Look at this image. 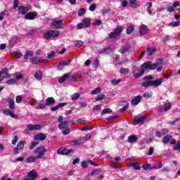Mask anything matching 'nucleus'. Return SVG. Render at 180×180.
<instances>
[{
    "instance_id": "f257e3e1",
    "label": "nucleus",
    "mask_w": 180,
    "mask_h": 180,
    "mask_svg": "<svg viewBox=\"0 0 180 180\" xmlns=\"http://www.w3.org/2000/svg\"><path fill=\"white\" fill-rule=\"evenodd\" d=\"M154 79V77L151 75L146 76L143 77L144 82L142 83V86L144 88H148L149 86H160L162 82H164V79L160 78L156 80Z\"/></svg>"
},
{
    "instance_id": "f03ea898",
    "label": "nucleus",
    "mask_w": 180,
    "mask_h": 180,
    "mask_svg": "<svg viewBox=\"0 0 180 180\" xmlns=\"http://www.w3.org/2000/svg\"><path fill=\"white\" fill-rule=\"evenodd\" d=\"M141 66L144 71H146V70H155V68H157V71H161L162 69V59H158L155 64L148 61Z\"/></svg>"
},
{
    "instance_id": "7ed1b4c3",
    "label": "nucleus",
    "mask_w": 180,
    "mask_h": 180,
    "mask_svg": "<svg viewBox=\"0 0 180 180\" xmlns=\"http://www.w3.org/2000/svg\"><path fill=\"white\" fill-rule=\"evenodd\" d=\"M58 129L60 130H62V133L63 136H67V134H70V128L68 127V122L67 121L61 122L58 124Z\"/></svg>"
},
{
    "instance_id": "20e7f679",
    "label": "nucleus",
    "mask_w": 180,
    "mask_h": 180,
    "mask_svg": "<svg viewBox=\"0 0 180 180\" xmlns=\"http://www.w3.org/2000/svg\"><path fill=\"white\" fill-rule=\"evenodd\" d=\"M47 152V149H46V147L44 146H41L39 148H37L34 150V154H37V158L38 159H41L43 157L46 155V153Z\"/></svg>"
},
{
    "instance_id": "39448f33",
    "label": "nucleus",
    "mask_w": 180,
    "mask_h": 180,
    "mask_svg": "<svg viewBox=\"0 0 180 180\" xmlns=\"http://www.w3.org/2000/svg\"><path fill=\"white\" fill-rule=\"evenodd\" d=\"M122 32H123V27H117L113 32L110 33L108 37L109 39H116V37H119L122 34Z\"/></svg>"
},
{
    "instance_id": "423d86ee",
    "label": "nucleus",
    "mask_w": 180,
    "mask_h": 180,
    "mask_svg": "<svg viewBox=\"0 0 180 180\" xmlns=\"http://www.w3.org/2000/svg\"><path fill=\"white\" fill-rule=\"evenodd\" d=\"M144 72H145V70L143 68V66H141V69L134 68L132 71L134 78H135V79L140 78V77H141V75H143Z\"/></svg>"
},
{
    "instance_id": "0eeeda50",
    "label": "nucleus",
    "mask_w": 180,
    "mask_h": 180,
    "mask_svg": "<svg viewBox=\"0 0 180 180\" xmlns=\"http://www.w3.org/2000/svg\"><path fill=\"white\" fill-rule=\"evenodd\" d=\"M64 26V20H59L57 21H53L51 25V27L53 29H61Z\"/></svg>"
},
{
    "instance_id": "6e6552de",
    "label": "nucleus",
    "mask_w": 180,
    "mask_h": 180,
    "mask_svg": "<svg viewBox=\"0 0 180 180\" xmlns=\"http://www.w3.org/2000/svg\"><path fill=\"white\" fill-rule=\"evenodd\" d=\"M4 78H11V76L9 73H8V69H2L0 71V82L4 79Z\"/></svg>"
},
{
    "instance_id": "1a4fd4ad",
    "label": "nucleus",
    "mask_w": 180,
    "mask_h": 180,
    "mask_svg": "<svg viewBox=\"0 0 180 180\" xmlns=\"http://www.w3.org/2000/svg\"><path fill=\"white\" fill-rule=\"evenodd\" d=\"M58 154H61L62 155H68V154H74V150H67L64 148H60L58 150Z\"/></svg>"
},
{
    "instance_id": "9d476101",
    "label": "nucleus",
    "mask_w": 180,
    "mask_h": 180,
    "mask_svg": "<svg viewBox=\"0 0 180 180\" xmlns=\"http://www.w3.org/2000/svg\"><path fill=\"white\" fill-rule=\"evenodd\" d=\"M27 129L29 130V131H33L34 130H40V129H41V125L39 124H29L27 126Z\"/></svg>"
},
{
    "instance_id": "9b49d317",
    "label": "nucleus",
    "mask_w": 180,
    "mask_h": 180,
    "mask_svg": "<svg viewBox=\"0 0 180 180\" xmlns=\"http://www.w3.org/2000/svg\"><path fill=\"white\" fill-rule=\"evenodd\" d=\"M37 173L34 169L31 170L30 172L27 174V176L29 179H26L25 180H35L37 179Z\"/></svg>"
},
{
    "instance_id": "f8f14e48",
    "label": "nucleus",
    "mask_w": 180,
    "mask_h": 180,
    "mask_svg": "<svg viewBox=\"0 0 180 180\" xmlns=\"http://www.w3.org/2000/svg\"><path fill=\"white\" fill-rule=\"evenodd\" d=\"M148 32V27L146 25H142L139 26V34L141 36H144L145 34H147Z\"/></svg>"
},
{
    "instance_id": "ddd939ff",
    "label": "nucleus",
    "mask_w": 180,
    "mask_h": 180,
    "mask_svg": "<svg viewBox=\"0 0 180 180\" xmlns=\"http://www.w3.org/2000/svg\"><path fill=\"white\" fill-rule=\"evenodd\" d=\"M36 16H37V13L30 12L25 15V18L27 19V20H34V19L36 18Z\"/></svg>"
},
{
    "instance_id": "4468645a",
    "label": "nucleus",
    "mask_w": 180,
    "mask_h": 180,
    "mask_svg": "<svg viewBox=\"0 0 180 180\" xmlns=\"http://www.w3.org/2000/svg\"><path fill=\"white\" fill-rule=\"evenodd\" d=\"M2 112L5 116H11L13 119H18V115H15L11 110H2Z\"/></svg>"
},
{
    "instance_id": "2eb2a0df",
    "label": "nucleus",
    "mask_w": 180,
    "mask_h": 180,
    "mask_svg": "<svg viewBox=\"0 0 180 180\" xmlns=\"http://www.w3.org/2000/svg\"><path fill=\"white\" fill-rule=\"evenodd\" d=\"M29 11H30V7L23 6L18 7V13H20V15H25V13L29 12Z\"/></svg>"
},
{
    "instance_id": "dca6fc26",
    "label": "nucleus",
    "mask_w": 180,
    "mask_h": 180,
    "mask_svg": "<svg viewBox=\"0 0 180 180\" xmlns=\"http://www.w3.org/2000/svg\"><path fill=\"white\" fill-rule=\"evenodd\" d=\"M78 77H81V73L75 74L72 76L71 75H70L69 81H70L71 82H77V81H78Z\"/></svg>"
},
{
    "instance_id": "f3484780",
    "label": "nucleus",
    "mask_w": 180,
    "mask_h": 180,
    "mask_svg": "<svg viewBox=\"0 0 180 180\" xmlns=\"http://www.w3.org/2000/svg\"><path fill=\"white\" fill-rule=\"evenodd\" d=\"M130 50V45L129 44H125L122 49L118 50L121 54H124V53H127Z\"/></svg>"
},
{
    "instance_id": "a211bd4d",
    "label": "nucleus",
    "mask_w": 180,
    "mask_h": 180,
    "mask_svg": "<svg viewBox=\"0 0 180 180\" xmlns=\"http://www.w3.org/2000/svg\"><path fill=\"white\" fill-rule=\"evenodd\" d=\"M46 136L44 134H37L34 136V140H41V141H44L46 139Z\"/></svg>"
},
{
    "instance_id": "6ab92c4d",
    "label": "nucleus",
    "mask_w": 180,
    "mask_h": 180,
    "mask_svg": "<svg viewBox=\"0 0 180 180\" xmlns=\"http://www.w3.org/2000/svg\"><path fill=\"white\" fill-rule=\"evenodd\" d=\"M141 102V96L134 97L131 101V105H139Z\"/></svg>"
},
{
    "instance_id": "aec40b11",
    "label": "nucleus",
    "mask_w": 180,
    "mask_h": 180,
    "mask_svg": "<svg viewBox=\"0 0 180 180\" xmlns=\"http://www.w3.org/2000/svg\"><path fill=\"white\" fill-rule=\"evenodd\" d=\"M65 105H67V103H60L58 105L51 108V110L52 112H56V110H58L60 108H63V106H65Z\"/></svg>"
},
{
    "instance_id": "412c9836",
    "label": "nucleus",
    "mask_w": 180,
    "mask_h": 180,
    "mask_svg": "<svg viewBox=\"0 0 180 180\" xmlns=\"http://www.w3.org/2000/svg\"><path fill=\"white\" fill-rule=\"evenodd\" d=\"M53 103H56V100H54V98L49 97L46 98V105L47 106H51V105H53Z\"/></svg>"
},
{
    "instance_id": "4be33fe9",
    "label": "nucleus",
    "mask_w": 180,
    "mask_h": 180,
    "mask_svg": "<svg viewBox=\"0 0 180 180\" xmlns=\"http://www.w3.org/2000/svg\"><path fill=\"white\" fill-rule=\"evenodd\" d=\"M8 108L11 109V110H15V100L14 99H10L8 101Z\"/></svg>"
},
{
    "instance_id": "5701e85b",
    "label": "nucleus",
    "mask_w": 180,
    "mask_h": 180,
    "mask_svg": "<svg viewBox=\"0 0 180 180\" xmlns=\"http://www.w3.org/2000/svg\"><path fill=\"white\" fill-rule=\"evenodd\" d=\"M137 140H139V137L136 135H130L128 137V141L130 143H136V141H137Z\"/></svg>"
},
{
    "instance_id": "b1692460",
    "label": "nucleus",
    "mask_w": 180,
    "mask_h": 180,
    "mask_svg": "<svg viewBox=\"0 0 180 180\" xmlns=\"http://www.w3.org/2000/svg\"><path fill=\"white\" fill-rule=\"evenodd\" d=\"M82 23L84 24L85 27H89V26H91V19L85 18L84 19H83Z\"/></svg>"
},
{
    "instance_id": "393cba45",
    "label": "nucleus",
    "mask_w": 180,
    "mask_h": 180,
    "mask_svg": "<svg viewBox=\"0 0 180 180\" xmlns=\"http://www.w3.org/2000/svg\"><path fill=\"white\" fill-rule=\"evenodd\" d=\"M129 167H133L134 169H135V171H139V170L141 169V167H140V164L138 162L130 163L129 165Z\"/></svg>"
},
{
    "instance_id": "a878e982",
    "label": "nucleus",
    "mask_w": 180,
    "mask_h": 180,
    "mask_svg": "<svg viewBox=\"0 0 180 180\" xmlns=\"http://www.w3.org/2000/svg\"><path fill=\"white\" fill-rule=\"evenodd\" d=\"M34 56V52L32 51H26L25 54L24 55L25 60H27L29 57H33Z\"/></svg>"
},
{
    "instance_id": "bb28decb",
    "label": "nucleus",
    "mask_w": 180,
    "mask_h": 180,
    "mask_svg": "<svg viewBox=\"0 0 180 180\" xmlns=\"http://www.w3.org/2000/svg\"><path fill=\"white\" fill-rule=\"evenodd\" d=\"M67 78H70V73L63 75V76L58 79V82L63 84Z\"/></svg>"
},
{
    "instance_id": "cd10ccee",
    "label": "nucleus",
    "mask_w": 180,
    "mask_h": 180,
    "mask_svg": "<svg viewBox=\"0 0 180 180\" xmlns=\"http://www.w3.org/2000/svg\"><path fill=\"white\" fill-rule=\"evenodd\" d=\"M155 51H157L154 48L148 47L146 49V54H147V56H153V53H155Z\"/></svg>"
},
{
    "instance_id": "c85d7f7f",
    "label": "nucleus",
    "mask_w": 180,
    "mask_h": 180,
    "mask_svg": "<svg viewBox=\"0 0 180 180\" xmlns=\"http://www.w3.org/2000/svg\"><path fill=\"white\" fill-rule=\"evenodd\" d=\"M144 120H146V117H135V123L136 124H139V123H143V122Z\"/></svg>"
},
{
    "instance_id": "c756f323",
    "label": "nucleus",
    "mask_w": 180,
    "mask_h": 180,
    "mask_svg": "<svg viewBox=\"0 0 180 180\" xmlns=\"http://www.w3.org/2000/svg\"><path fill=\"white\" fill-rule=\"evenodd\" d=\"M171 139H172L171 135H167L162 139V143H163V144H167V143H168Z\"/></svg>"
},
{
    "instance_id": "7c9ffc66",
    "label": "nucleus",
    "mask_w": 180,
    "mask_h": 180,
    "mask_svg": "<svg viewBox=\"0 0 180 180\" xmlns=\"http://www.w3.org/2000/svg\"><path fill=\"white\" fill-rule=\"evenodd\" d=\"M51 37H53L54 39H56L58 37V36L60 35V32L57 30H51Z\"/></svg>"
},
{
    "instance_id": "2f4dec72",
    "label": "nucleus",
    "mask_w": 180,
    "mask_h": 180,
    "mask_svg": "<svg viewBox=\"0 0 180 180\" xmlns=\"http://www.w3.org/2000/svg\"><path fill=\"white\" fill-rule=\"evenodd\" d=\"M43 77V75L41 74V72L38 71L34 74V77L36 78V79H37L38 81H41V78Z\"/></svg>"
},
{
    "instance_id": "473e14b6",
    "label": "nucleus",
    "mask_w": 180,
    "mask_h": 180,
    "mask_svg": "<svg viewBox=\"0 0 180 180\" xmlns=\"http://www.w3.org/2000/svg\"><path fill=\"white\" fill-rule=\"evenodd\" d=\"M30 63H32V64H38L39 63H40V58L38 59L37 57H32L30 59Z\"/></svg>"
},
{
    "instance_id": "72a5a7b5",
    "label": "nucleus",
    "mask_w": 180,
    "mask_h": 180,
    "mask_svg": "<svg viewBox=\"0 0 180 180\" xmlns=\"http://www.w3.org/2000/svg\"><path fill=\"white\" fill-rule=\"evenodd\" d=\"M12 56L15 58H20V57H22V53L19 51H14L12 53Z\"/></svg>"
},
{
    "instance_id": "f704fd0d",
    "label": "nucleus",
    "mask_w": 180,
    "mask_h": 180,
    "mask_svg": "<svg viewBox=\"0 0 180 180\" xmlns=\"http://www.w3.org/2000/svg\"><path fill=\"white\" fill-rule=\"evenodd\" d=\"M35 161H36V158L34 156H31L26 159L25 162L29 164L30 162H34Z\"/></svg>"
},
{
    "instance_id": "c9c22d12",
    "label": "nucleus",
    "mask_w": 180,
    "mask_h": 180,
    "mask_svg": "<svg viewBox=\"0 0 180 180\" xmlns=\"http://www.w3.org/2000/svg\"><path fill=\"white\" fill-rule=\"evenodd\" d=\"M112 110L110 108H105L101 112V115H110L112 113Z\"/></svg>"
},
{
    "instance_id": "e433bc0d",
    "label": "nucleus",
    "mask_w": 180,
    "mask_h": 180,
    "mask_svg": "<svg viewBox=\"0 0 180 180\" xmlns=\"http://www.w3.org/2000/svg\"><path fill=\"white\" fill-rule=\"evenodd\" d=\"M143 169H144V171H147V169H154V166H151V165H143L142 167Z\"/></svg>"
},
{
    "instance_id": "4c0bfd02",
    "label": "nucleus",
    "mask_w": 180,
    "mask_h": 180,
    "mask_svg": "<svg viewBox=\"0 0 180 180\" xmlns=\"http://www.w3.org/2000/svg\"><path fill=\"white\" fill-rule=\"evenodd\" d=\"M44 39H46V40H49V39H51V31H48L47 32H45L44 34Z\"/></svg>"
},
{
    "instance_id": "58836bf2",
    "label": "nucleus",
    "mask_w": 180,
    "mask_h": 180,
    "mask_svg": "<svg viewBox=\"0 0 180 180\" xmlns=\"http://www.w3.org/2000/svg\"><path fill=\"white\" fill-rule=\"evenodd\" d=\"M160 168H162V162H157L156 165L153 166L154 169H160Z\"/></svg>"
},
{
    "instance_id": "ea45409f",
    "label": "nucleus",
    "mask_w": 180,
    "mask_h": 180,
    "mask_svg": "<svg viewBox=\"0 0 180 180\" xmlns=\"http://www.w3.org/2000/svg\"><path fill=\"white\" fill-rule=\"evenodd\" d=\"M137 0H130L129 1V4H131V5H132V8L133 9H136V8H137L139 6V5H137Z\"/></svg>"
},
{
    "instance_id": "a19ab883",
    "label": "nucleus",
    "mask_w": 180,
    "mask_h": 180,
    "mask_svg": "<svg viewBox=\"0 0 180 180\" xmlns=\"http://www.w3.org/2000/svg\"><path fill=\"white\" fill-rule=\"evenodd\" d=\"M86 13V10H85V8H82L78 11V15L84 16V15H85Z\"/></svg>"
},
{
    "instance_id": "79ce46f5",
    "label": "nucleus",
    "mask_w": 180,
    "mask_h": 180,
    "mask_svg": "<svg viewBox=\"0 0 180 180\" xmlns=\"http://www.w3.org/2000/svg\"><path fill=\"white\" fill-rule=\"evenodd\" d=\"M6 84H7V85H13L16 84V79H11L9 80H7L6 82Z\"/></svg>"
},
{
    "instance_id": "37998d69",
    "label": "nucleus",
    "mask_w": 180,
    "mask_h": 180,
    "mask_svg": "<svg viewBox=\"0 0 180 180\" xmlns=\"http://www.w3.org/2000/svg\"><path fill=\"white\" fill-rule=\"evenodd\" d=\"M101 87H97L91 91V95H96L98 94H101Z\"/></svg>"
},
{
    "instance_id": "c03bdc74",
    "label": "nucleus",
    "mask_w": 180,
    "mask_h": 180,
    "mask_svg": "<svg viewBox=\"0 0 180 180\" xmlns=\"http://www.w3.org/2000/svg\"><path fill=\"white\" fill-rule=\"evenodd\" d=\"M132 32H134V26H129L127 28V34H131Z\"/></svg>"
},
{
    "instance_id": "a18cd8bd",
    "label": "nucleus",
    "mask_w": 180,
    "mask_h": 180,
    "mask_svg": "<svg viewBox=\"0 0 180 180\" xmlns=\"http://www.w3.org/2000/svg\"><path fill=\"white\" fill-rule=\"evenodd\" d=\"M23 147H25V141H20L17 145V148H18L19 150H22Z\"/></svg>"
},
{
    "instance_id": "49530a36",
    "label": "nucleus",
    "mask_w": 180,
    "mask_h": 180,
    "mask_svg": "<svg viewBox=\"0 0 180 180\" xmlns=\"http://www.w3.org/2000/svg\"><path fill=\"white\" fill-rule=\"evenodd\" d=\"M172 105H171L170 103H167L165 105V108H164V111L165 112H168V110H169V109H171V107Z\"/></svg>"
},
{
    "instance_id": "de8ad7c7",
    "label": "nucleus",
    "mask_w": 180,
    "mask_h": 180,
    "mask_svg": "<svg viewBox=\"0 0 180 180\" xmlns=\"http://www.w3.org/2000/svg\"><path fill=\"white\" fill-rule=\"evenodd\" d=\"M129 68H122L120 69V74H122V75H126V74H129Z\"/></svg>"
},
{
    "instance_id": "09e8293b",
    "label": "nucleus",
    "mask_w": 180,
    "mask_h": 180,
    "mask_svg": "<svg viewBox=\"0 0 180 180\" xmlns=\"http://www.w3.org/2000/svg\"><path fill=\"white\" fill-rule=\"evenodd\" d=\"M82 144V141L76 140L72 142V146H81Z\"/></svg>"
},
{
    "instance_id": "8fccbe9b",
    "label": "nucleus",
    "mask_w": 180,
    "mask_h": 180,
    "mask_svg": "<svg viewBox=\"0 0 180 180\" xmlns=\"http://www.w3.org/2000/svg\"><path fill=\"white\" fill-rule=\"evenodd\" d=\"M8 16V12L6 11H2L0 13V21L4 20V17Z\"/></svg>"
},
{
    "instance_id": "3c124183",
    "label": "nucleus",
    "mask_w": 180,
    "mask_h": 180,
    "mask_svg": "<svg viewBox=\"0 0 180 180\" xmlns=\"http://www.w3.org/2000/svg\"><path fill=\"white\" fill-rule=\"evenodd\" d=\"M78 98H79V94H78V93H75L71 96L72 101H77V99H78Z\"/></svg>"
},
{
    "instance_id": "603ef678",
    "label": "nucleus",
    "mask_w": 180,
    "mask_h": 180,
    "mask_svg": "<svg viewBox=\"0 0 180 180\" xmlns=\"http://www.w3.org/2000/svg\"><path fill=\"white\" fill-rule=\"evenodd\" d=\"M120 82H122L120 79H114L111 81L112 85H114V86L117 85V84H120Z\"/></svg>"
},
{
    "instance_id": "864d4df0",
    "label": "nucleus",
    "mask_w": 180,
    "mask_h": 180,
    "mask_svg": "<svg viewBox=\"0 0 180 180\" xmlns=\"http://www.w3.org/2000/svg\"><path fill=\"white\" fill-rule=\"evenodd\" d=\"M174 150L179 151L180 153V140L176 143V144L174 147Z\"/></svg>"
},
{
    "instance_id": "5fc2aeb1",
    "label": "nucleus",
    "mask_w": 180,
    "mask_h": 180,
    "mask_svg": "<svg viewBox=\"0 0 180 180\" xmlns=\"http://www.w3.org/2000/svg\"><path fill=\"white\" fill-rule=\"evenodd\" d=\"M93 67L94 68H97L98 67H99V60L96 59L93 63Z\"/></svg>"
},
{
    "instance_id": "6e6d98bb",
    "label": "nucleus",
    "mask_w": 180,
    "mask_h": 180,
    "mask_svg": "<svg viewBox=\"0 0 180 180\" xmlns=\"http://www.w3.org/2000/svg\"><path fill=\"white\" fill-rule=\"evenodd\" d=\"M102 99H105V94H100L96 98V101H102Z\"/></svg>"
},
{
    "instance_id": "4d7b16f0",
    "label": "nucleus",
    "mask_w": 180,
    "mask_h": 180,
    "mask_svg": "<svg viewBox=\"0 0 180 180\" xmlns=\"http://www.w3.org/2000/svg\"><path fill=\"white\" fill-rule=\"evenodd\" d=\"M55 54H56V52H54V51H52L48 53L47 57H48V58H53V57H54Z\"/></svg>"
},
{
    "instance_id": "13d9d810",
    "label": "nucleus",
    "mask_w": 180,
    "mask_h": 180,
    "mask_svg": "<svg viewBox=\"0 0 180 180\" xmlns=\"http://www.w3.org/2000/svg\"><path fill=\"white\" fill-rule=\"evenodd\" d=\"M89 11H91V12H94V11H95L96 9V4H91L89 8Z\"/></svg>"
},
{
    "instance_id": "bf43d9fd",
    "label": "nucleus",
    "mask_w": 180,
    "mask_h": 180,
    "mask_svg": "<svg viewBox=\"0 0 180 180\" xmlns=\"http://www.w3.org/2000/svg\"><path fill=\"white\" fill-rule=\"evenodd\" d=\"M129 109V104H127L125 106L122 107L120 110V113H123L125 110H127Z\"/></svg>"
},
{
    "instance_id": "052dcab7",
    "label": "nucleus",
    "mask_w": 180,
    "mask_h": 180,
    "mask_svg": "<svg viewBox=\"0 0 180 180\" xmlns=\"http://www.w3.org/2000/svg\"><path fill=\"white\" fill-rule=\"evenodd\" d=\"M171 26H172L173 27H176V26H180V22L179 21L172 22L171 23Z\"/></svg>"
},
{
    "instance_id": "680f3d73",
    "label": "nucleus",
    "mask_w": 180,
    "mask_h": 180,
    "mask_svg": "<svg viewBox=\"0 0 180 180\" xmlns=\"http://www.w3.org/2000/svg\"><path fill=\"white\" fill-rule=\"evenodd\" d=\"M22 96H17L15 98L16 103H20L22 102Z\"/></svg>"
},
{
    "instance_id": "e2e57ef3",
    "label": "nucleus",
    "mask_w": 180,
    "mask_h": 180,
    "mask_svg": "<svg viewBox=\"0 0 180 180\" xmlns=\"http://www.w3.org/2000/svg\"><path fill=\"white\" fill-rule=\"evenodd\" d=\"M37 144H39V143H37L36 141L32 142L30 146V150H33V148H34V147H36V146H37Z\"/></svg>"
},
{
    "instance_id": "0e129e2a",
    "label": "nucleus",
    "mask_w": 180,
    "mask_h": 180,
    "mask_svg": "<svg viewBox=\"0 0 180 180\" xmlns=\"http://www.w3.org/2000/svg\"><path fill=\"white\" fill-rule=\"evenodd\" d=\"M82 44H84V42L82 41H76L75 42L76 47H80L81 46H82Z\"/></svg>"
},
{
    "instance_id": "69168bd1",
    "label": "nucleus",
    "mask_w": 180,
    "mask_h": 180,
    "mask_svg": "<svg viewBox=\"0 0 180 180\" xmlns=\"http://www.w3.org/2000/svg\"><path fill=\"white\" fill-rule=\"evenodd\" d=\"M85 28H86V27H85L82 22L80 24H78L77 26V29L78 30L85 29Z\"/></svg>"
},
{
    "instance_id": "338daca9",
    "label": "nucleus",
    "mask_w": 180,
    "mask_h": 180,
    "mask_svg": "<svg viewBox=\"0 0 180 180\" xmlns=\"http://www.w3.org/2000/svg\"><path fill=\"white\" fill-rule=\"evenodd\" d=\"M18 5H19V0H14V3H13L14 9H16V8H18Z\"/></svg>"
},
{
    "instance_id": "774afa93",
    "label": "nucleus",
    "mask_w": 180,
    "mask_h": 180,
    "mask_svg": "<svg viewBox=\"0 0 180 180\" xmlns=\"http://www.w3.org/2000/svg\"><path fill=\"white\" fill-rule=\"evenodd\" d=\"M46 108V104H39L38 107L37 108V109H44Z\"/></svg>"
}]
</instances>
